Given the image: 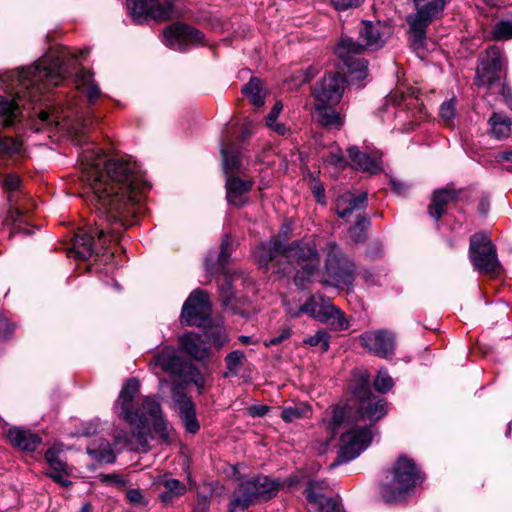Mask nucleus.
<instances>
[{
    "label": "nucleus",
    "instance_id": "f257e3e1",
    "mask_svg": "<svg viewBox=\"0 0 512 512\" xmlns=\"http://www.w3.org/2000/svg\"><path fill=\"white\" fill-rule=\"evenodd\" d=\"M81 179L93 194L100 218L114 228L97 227L96 234L103 247L117 242L123 229L131 226L136 206L146 187L136 162L126 156L106 159L100 150L87 148L81 153Z\"/></svg>",
    "mask_w": 512,
    "mask_h": 512
},
{
    "label": "nucleus",
    "instance_id": "f03ea898",
    "mask_svg": "<svg viewBox=\"0 0 512 512\" xmlns=\"http://www.w3.org/2000/svg\"><path fill=\"white\" fill-rule=\"evenodd\" d=\"M62 58L48 54L35 65L9 71L1 76L8 89L16 90L15 97L8 100L0 96V118L4 126H11L20 115V105L40 100L42 91L49 86H58L64 79Z\"/></svg>",
    "mask_w": 512,
    "mask_h": 512
},
{
    "label": "nucleus",
    "instance_id": "7ed1b4c3",
    "mask_svg": "<svg viewBox=\"0 0 512 512\" xmlns=\"http://www.w3.org/2000/svg\"><path fill=\"white\" fill-rule=\"evenodd\" d=\"M353 399L344 406H336L332 412L330 428L335 432L342 426H347L358 418L378 421L387 413L386 402L374 396L370 389L369 375L359 373L351 383Z\"/></svg>",
    "mask_w": 512,
    "mask_h": 512
},
{
    "label": "nucleus",
    "instance_id": "20e7f679",
    "mask_svg": "<svg viewBox=\"0 0 512 512\" xmlns=\"http://www.w3.org/2000/svg\"><path fill=\"white\" fill-rule=\"evenodd\" d=\"M359 35L364 44L357 43L351 38H342L336 47V54L347 68L352 80H363L367 77L368 63L359 56L365 48H381L391 35V27L380 21H362Z\"/></svg>",
    "mask_w": 512,
    "mask_h": 512
},
{
    "label": "nucleus",
    "instance_id": "39448f33",
    "mask_svg": "<svg viewBox=\"0 0 512 512\" xmlns=\"http://www.w3.org/2000/svg\"><path fill=\"white\" fill-rule=\"evenodd\" d=\"M254 256L259 265L266 270L279 257L286 259L289 263L299 265L302 271H297L294 279L298 286L304 285V279L311 276L320 263L319 254L314 244L297 241L286 246L279 236L269 243L259 245L255 250Z\"/></svg>",
    "mask_w": 512,
    "mask_h": 512
},
{
    "label": "nucleus",
    "instance_id": "423d86ee",
    "mask_svg": "<svg viewBox=\"0 0 512 512\" xmlns=\"http://www.w3.org/2000/svg\"><path fill=\"white\" fill-rule=\"evenodd\" d=\"M421 482L422 477L415 462L404 455L399 456L380 485L381 497L390 504L402 502Z\"/></svg>",
    "mask_w": 512,
    "mask_h": 512
},
{
    "label": "nucleus",
    "instance_id": "0eeeda50",
    "mask_svg": "<svg viewBox=\"0 0 512 512\" xmlns=\"http://www.w3.org/2000/svg\"><path fill=\"white\" fill-rule=\"evenodd\" d=\"M139 391L140 382L136 378H130L123 385L115 403L119 417L131 425L144 424L148 420L154 422L158 417H164L161 405L154 397H144L140 408L134 406Z\"/></svg>",
    "mask_w": 512,
    "mask_h": 512
},
{
    "label": "nucleus",
    "instance_id": "6e6552de",
    "mask_svg": "<svg viewBox=\"0 0 512 512\" xmlns=\"http://www.w3.org/2000/svg\"><path fill=\"white\" fill-rule=\"evenodd\" d=\"M415 12L407 16L412 48L419 53L426 39V29L443 16L451 0H411Z\"/></svg>",
    "mask_w": 512,
    "mask_h": 512
},
{
    "label": "nucleus",
    "instance_id": "1a4fd4ad",
    "mask_svg": "<svg viewBox=\"0 0 512 512\" xmlns=\"http://www.w3.org/2000/svg\"><path fill=\"white\" fill-rule=\"evenodd\" d=\"M175 3L176 0H126V9L135 24L163 23L174 17Z\"/></svg>",
    "mask_w": 512,
    "mask_h": 512
},
{
    "label": "nucleus",
    "instance_id": "9d476101",
    "mask_svg": "<svg viewBox=\"0 0 512 512\" xmlns=\"http://www.w3.org/2000/svg\"><path fill=\"white\" fill-rule=\"evenodd\" d=\"M324 249L327 254L325 283L336 287L351 285L354 281L355 264L344 256L336 242H328Z\"/></svg>",
    "mask_w": 512,
    "mask_h": 512
},
{
    "label": "nucleus",
    "instance_id": "9b49d317",
    "mask_svg": "<svg viewBox=\"0 0 512 512\" xmlns=\"http://www.w3.org/2000/svg\"><path fill=\"white\" fill-rule=\"evenodd\" d=\"M469 258L474 269L480 273L492 274L500 267L495 245L481 232L473 234L470 238Z\"/></svg>",
    "mask_w": 512,
    "mask_h": 512
},
{
    "label": "nucleus",
    "instance_id": "f8f14e48",
    "mask_svg": "<svg viewBox=\"0 0 512 512\" xmlns=\"http://www.w3.org/2000/svg\"><path fill=\"white\" fill-rule=\"evenodd\" d=\"M279 488V484L267 476L258 475L243 480L234 490L232 497L243 506L249 507L258 501H266L273 497Z\"/></svg>",
    "mask_w": 512,
    "mask_h": 512
},
{
    "label": "nucleus",
    "instance_id": "ddd939ff",
    "mask_svg": "<svg viewBox=\"0 0 512 512\" xmlns=\"http://www.w3.org/2000/svg\"><path fill=\"white\" fill-rule=\"evenodd\" d=\"M373 439L369 427H353L341 435L340 449L337 458L330 464L334 468L342 463L349 462L368 448Z\"/></svg>",
    "mask_w": 512,
    "mask_h": 512
},
{
    "label": "nucleus",
    "instance_id": "4468645a",
    "mask_svg": "<svg viewBox=\"0 0 512 512\" xmlns=\"http://www.w3.org/2000/svg\"><path fill=\"white\" fill-rule=\"evenodd\" d=\"M503 57L499 48L491 46L479 57L474 83L478 87L493 88L500 83L502 76Z\"/></svg>",
    "mask_w": 512,
    "mask_h": 512
},
{
    "label": "nucleus",
    "instance_id": "2eb2a0df",
    "mask_svg": "<svg viewBox=\"0 0 512 512\" xmlns=\"http://www.w3.org/2000/svg\"><path fill=\"white\" fill-rule=\"evenodd\" d=\"M211 306L208 294L202 290H194L185 301L181 321L187 326H202L210 317Z\"/></svg>",
    "mask_w": 512,
    "mask_h": 512
},
{
    "label": "nucleus",
    "instance_id": "dca6fc26",
    "mask_svg": "<svg viewBox=\"0 0 512 512\" xmlns=\"http://www.w3.org/2000/svg\"><path fill=\"white\" fill-rule=\"evenodd\" d=\"M360 345L375 356L389 358L394 355L395 335L387 329L368 330L359 336Z\"/></svg>",
    "mask_w": 512,
    "mask_h": 512
},
{
    "label": "nucleus",
    "instance_id": "f3484780",
    "mask_svg": "<svg viewBox=\"0 0 512 512\" xmlns=\"http://www.w3.org/2000/svg\"><path fill=\"white\" fill-rule=\"evenodd\" d=\"M163 43L175 50H184L188 44H196L203 39V33L187 24L176 22L167 26L162 33Z\"/></svg>",
    "mask_w": 512,
    "mask_h": 512
},
{
    "label": "nucleus",
    "instance_id": "a211bd4d",
    "mask_svg": "<svg viewBox=\"0 0 512 512\" xmlns=\"http://www.w3.org/2000/svg\"><path fill=\"white\" fill-rule=\"evenodd\" d=\"M173 408L188 433L196 434L200 430V424L196 416V408L192 399L185 394L181 387L176 385L172 389Z\"/></svg>",
    "mask_w": 512,
    "mask_h": 512
},
{
    "label": "nucleus",
    "instance_id": "6ab92c4d",
    "mask_svg": "<svg viewBox=\"0 0 512 512\" xmlns=\"http://www.w3.org/2000/svg\"><path fill=\"white\" fill-rule=\"evenodd\" d=\"M344 87V77L330 73L314 86L313 95L318 102L336 104L342 98Z\"/></svg>",
    "mask_w": 512,
    "mask_h": 512
},
{
    "label": "nucleus",
    "instance_id": "aec40b11",
    "mask_svg": "<svg viewBox=\"0 0 512 512\" xmlns=\"http://www.w3.org/2000/svg\"><path fill=\"white\" fill-rule=\"evenodd\" d=\"M150 366L155 374L158 373V370H161L177 377H182L186 368L176 349L171 346L158 350L150 361Z\"/></svg>",
    "mask_w": 512,
    "mask_h": 512
},
{
    "label": "nucleus",
    "instance_id": "412c9836",
    "mask_svg": "<svg viewBox=\"0 0 512 512\" xmlns=\"http://www.w3.org/2000/svg\"><path fill=\"white\" fill-rule=\"evenodd\" d=\"M367 205V193L355 195L350 192L336 199V213L342 219H348L354 212L363 210Z\"/></svg>",
    "mask_w": 512,
    "mask_h": 512
},
{
    "label": "nucleus",
    "instance_id": "4be33fe9",
    "mask_svg": "<svg viewBox=\"0 0 512 512\" xmlns=\"http://www.w3.org/2000/svg\"><path fill=\"white\" fill-rule=\"evenodd\" d=\"M7 437L13 446L22 451H35L41 444L38 434L19 427L10 428Z\"/></svg>",
    "mask_w": 512,
    "mask_h": 512
},
{
    "label": "nucleus",
    "instance_id": "5701e85b",
    "mask_svg": "<svg viewBox=\"0 0 512 512\" xmlns=\"http://www.w3.org/2000/svg\"><path fill=\"white\" fill-rule=\"evenodd\" d=\"M252 181L239 177H228L226 180L227 200L230 204L240 207L247 201V193L251 190Z\"/></svg>",
    "mask_w": 512,
    "mask_h": 512
},
{
    "label": "nucleus",
    "instance_id": "b1692460",
    "mask_svg": "<svg viewBox=\"0 0 512 512\" xmlns=\"http://www.w3.org/2000/svg\"><path fill=\"white\" fill-rule=\"evenodd\" d=\"M458 194L455 190L443 188L435 191L428 211L432 218L438 221L446 212L449 203L456 201Z\"/></svg>",
    "mask_w": 512,
    "mask_h": 512
},
{
    "label": "nucleus",
    "instance_id": "393cba45",
    "mask_svg": "<svg viewBox=\"0 0 512 512\" xmlns=\"http://www.w3.org/2000/svg\"><path fill=\"white\" fill-rule=\"evenodd\" d=\"M318 102L313 110V118L322 126L330 129H340L344 123L343 117L334 108Z\"/></svg>",
    "mask_w": 512,
    "mask_h": 512
},
{
    "label": "nucleus",
    "instance_id": "a878e982",
    "mask_svg": "<svg viewBox=\"0 0 512 512\" xmlns=\"http://www.w3.org/2000/svg\"><path fill=\"white\" fill-rule=\"evenodd\" d=\"M347 152L354 168L371 174L377 173L380 170L378 158L376 156L369 155L366 152H361L355 146L349 147Z\"/></svg>",
    "mask_w": 512,
    "mask_h": 512
},
{
    "label": "nucleus",
    "instance_id": "bb28decb",
    "mask_svg": "<svg viewBox=\"0 0 512 512\" xmlns=\"http://www.w3.org/2000/svg\"><path fill=\"white\" fill-rule=\"evenodd\" d=\"M179 342L182 350L197 360L205 359L209 354L206 344L196 334L188 333L182 335L179 338Z\"/></svg>",
    "mask_w": 512,
    "mask_h": 512
},
{
    "label": "nucleus",
    "instance_id": "cd10ccee",
    "mask_svg": "<svg viewBox=\"0 0 512 512\" xmlns=\"http://www.w3.org/2000/svg\"><path fill=\"white\" fill-rule=\"evenodd\" d=\"M489 135L496 140H503L510 136L512 130L511 120L503 113L494 112L488 120Z\"/></svg>",
    "mask_w": 512,
    "mask_h": 512
},
{
    "label": "nucleus",
    "instance_id": "c85d7f7f",
    "mask_svg": "<svg viewBox=\"0 0 512 512\" xmlns=\"http://www.w3.org/2000/svg\"><path fill=\"white\" fill-rule=\"evenodd\" d=\"M76 87L86 94L91 103L95 102L101 95L100 88L93 80L92 73L84 69L77 75Z\"/></svg>",
    "mask_w": 512,
    "mask_h": 512
},
{
    "label": "nucleus",
    "instance_id": "c756f323",
    "mask_svg": "<svg viewBox=\"0 0 512 512\" xmlns=\"http://www.w3.org/2000/svg\"><path fill=\"white\" fill-rule=\"evenodd\" d=\"M71 253L80 259H87L94 253V236L92 234H75Z\"/></svg>",
    "mask_w": 512,
    "mask_h": 512
},
{
    "label": "nucleus",
    "instance_id": "7c9ffc66",
    "mask_svg": "<svg viewBox=\"0 0 512 512\" xmlns=\"http://www.w3.org/2000/svg\"><path fill=\"white\" fill-rule=\"evenodd\" d=\"M87 453L97 462L114 463L116 455L113 452L110 443L106 440L94 442L87 447Z\"/></svg>",
    "mask_w": 512,
    "mask_h": 512
},
{
    "label": "nucleus",
    "instance_id": "2f4dec72",
    "mask_svg": "<svg viewBox=\"0 0 512 512\" xmlns=\"http://www.w3.org/2000/svg\"><path fill=\"white\" fill-rule=\"evenodd\" d=\"M161 484L165 491L159 494V499L164 504H170L175 498L184 495L187 491L186 485L177 479H164Z\"/></svg>",
    "mask_w": 512,
    "mask_h": 512
},
{
    "label": "nucleus",
    "instance_id": "473e14b6",
    "mask_svg": "<svg viewBox=\"0 0 512 512\" xmlns=\"http://www.w3.org/2000/svg\"><path fill=\"white\" fill-rule=\"evenodd\" d=\"M245 94L254 106L261 107L265 103L266 92L259 78L252 77L250 81L243 86Z\"/></svg>",
    "mask_w": 512,
    "mask_h": 512
},
{
    "label": "nucleus",
    "instance_id": "72a5a7b5",
    "mask_svg": "<svg viewBox=\"0 0 512 512\" xmlns=\"http://www.w3.org/2000/svg\"><path fill=\"white\" fill-rule=\"evenodd\" d=\"M153 430L159 439L166 444L175 440V430L164 417H158L152 422Z\"/></svg>",
    "mask_w": 512,
    "mask_h": 512
},
{
    "label": "nucleus",
    "instance_id": "f704fd0d",
    "mask_svg": "<svg viewBox=\"0 0 512 512\" xmlns=\"http://www.w3.org/2000/svg\"><path fill=\"white\" fill-rule=\"evenodd\" d=\"M309 413L310 407L306 403H299L283 407L280 416L285 422H293L307 417Z\"/></svg>",
    "mask_w": 512,
    "mask_h": 512
},
{
    "label": "nucleus",
    "instance_id": "c9c22d12",
    "mask_svg": "<svg viewBox=\"0 0 512 512\" xmlns=\"http://www.w3.org/2000/svg\"><path fill=\"white\" fill-rule=\"evenodd\" d=\"M46 475L63 488H69L72 485V482L68 479L70 470L64 461L61 462L59 468H56V466L50 467V471L46 472Z\"/></svg>",
    "mask_w": 512,
    "mask_h": 512
},
{
    "label": "nucleus",
    "instance_id": "e433bc0d",
    "mask_svg": "<svg viewBox=\"0 0 512 512\" xmlns=\"http://www.w3.org/2000/svg\"><path fill=\"white\" fill-rule=\"evenodd\" d=\"M223 166L226 173L238 171L241 167L239 153L232 147L221 149Z\"/></svg>",
    "mask_w": 512,
    "mask_h": 512
},
{
    "label": "nucleus",
    "instance_id": "4c0bfd02",
    "mask_svg": "<svg viewBox=\"0 0 512 512\" xmlns=\"http://www.w3.org/2000/svg\"><path fill=\"white\" fill-rule=\"evenodd\" d=\"M329 487L326 481H311L305 489V495L309 503L321 502V499L326 498L323 491Z\"/></svg>",
    "mask_w": 512,
    "mask_h": 512
},
{
    "label": "nucleus",
    "instance_id": "58836bf2",
    "mask_svg": "<svg viewBox=\"0 0 512 512\" xmlns=\"http://www.w3.org/2000/svg\"><path fill=\"white\" fill-rule=\"evenodd\" d=\"M369 220L362 215H358L354 226L349 229V236L354 243L363 242L366 238V228Z\"/></svg>",
    "mask_w": 512,
    "mask_h": 512
},
{
    "label": "nucleus",
    "instance_id": "ea45409f",
    "mask_svg": "<svg viewBox=\"0 0 512 512\" xmlns=\"http://www.w3.org/2000/svg\"><path fill=\"white\" fill-rule=\"evenodd\" d=\"M22 150V143L13 137L0 138V156H13Z\"/></svg>",
    "mask_w": 512,
    "mask_h": 512
},
{
    "label": "nucleus",
    "instance_id": "a19ab883",
    "mask_svg": "<svg viewBox=\"0 0 512 512\" xmlns=\"http://www.w3.org/2000/svg\"><path fill=\"white\" fill-rule=\"evenodd\" d=\"M492 38L495 40H508L512 38V21L497 22L492 29Z\"/></svg>",
    "mask_w": 512,
    "mask_h": 512
},
{
    "label": "nucleus",
    "instance_id": "79ce46f5",
    "mask_svg": "<svg viewBox=\"0 0 512 512\" xmlns=\"http://www.w3.org/2000/svg\"><path fill=\"white\" fill-rule=\"evenodd\" d=\"M325 324L329 325L336 331L345 330L349 327V321L346 319L344 313L336 306L334 307L333 312H331L329 322H326Z\"/></svg>",
    "mask_w": 512,
    "mask_h": 512
},
{
    "label": "nucleus",
    "instance_id": "37998d69",
    "mask_svg": "<svg viewBox=\"0 0 512 512\" xmlns=\"http://www.w3.org/2000/svg\"><path fill=\"white\" fill-rule=\"evenodd\" d=\"M329 334L324 330L317 331L313 336L304 339V344L310 346H320L322 352H326L329 349Z\"/></svg>",
    "mask_w": 512,
    "mask_h": 512
},
{
    "label": "nucleus",
    "instance_id": "c03bdc74",
    "mask_svg": "<svg viewBox=\"0 0 512 512\" xmlns=\"http://www.w3.org/2000/svg\"><path fill=\"white\" fill-rule=\"evenodd\" d=\"M321 305V300L318 301L314 296H311L309 300L300 306L299 310L294 312L292 310H288V313L292 317H297L301 313L309 314L311 317L315 318V315L317 313V310H319V307Z\"/></svg>",
    "mask_w": 512,
    "mask_h": 512
},
{
    "label": "nucleus",
    "instance_id": "a18cd8bd",
    "mask_svg": "<svg viewBox=\"0 0 512 512\" xmlns=\"http://www.w3.org/2000/svg\"><path fill=\"white\" fill-rule=\"evenodd\" d=\"M392 386L393 381L388 372L384 369H380L374 380L375 389L381 393H385L390 390Z\"/></svg>",
    "mask_w": 512,
    "mask_h": 512
},
{
    "label": "nucleus",
    "instance_id": "49530a36",
    "mask_svg": "<svg viewBox=\"0 0 512 512\" xmlns=\"http://www.w3.org/2000/svg\"><path fill=\"white\" fill-rule=\"evenodd\" d=\"M208 342L217 348H221L227 342V336L222 328L210 329L206 332Z\"/></svg>",
    "mask_w": 512,
    "mask_h": 512
},
{
    "label": "nucleus",
    "instance_id": "de8ad7c7",
    "mask_svg": "<svg viewBox=\"0 0 512 512\" xmlns=\"http://www.w3.org/2000/svg\"><path fill=\"white\" fill-rule=\"evenodd\" d=\"M132 440L135 439L142 451H148L149 444L153 439L152 434L145 428H139L136 433H132Z\"/></svg>",
    "mask_w": 512,
    "mask_h": 512
},
{
    "label": "nucleus",
    "instance_id": "09e8293b",
    "mask_svg": "<svg viewBox=\"0 0 512 512\" xmlns=\"http://www.w3.org/2000/svg\"><path fill=\"white\" fill-rule=\"evenodd\" d=\"M99 480L106 484L116 488H122L127 485V480L120 474L111 473V474H100Z\"/></svg>",
    "mask_w": 512,
    "mask_h": 512
},
{
    "label": "nucleus",
    "instance_id": "8fccbe9b",
    "mask_svg": "<svg viewBox=\"0 0 512 512\" xmlns=\"http://www.w3.org/2000/svg\"><path fill=\"white\" fill-rule=\"evenodd\" d=\"M334 307L335 306L329 300L321 299V305L319 310H317L314 319L321 323L329 322V318L331 317V312H333Z\"/></svg>",
    "mask_w": 512,
    "mask_h": 512
},
{
    "label": "nucleus",
    "instance_id": "3c124183",
    "mask_svg": "<svg viewBox=\"0 0 512 512\" xmlns=\"http://www.w3.org/2000/svg\"><path fill=\"white\" fill-rule=\"evenodd\" d=\"M243 358H244V354H243V352H241L239 350L229 353L226 356L227 368L230 371H237L241 366Z\"/></svg>",
    "mask_w": 512,
    "mask_h": 512
},
{
    "label": "nucleus",
    "instance_id": "603ef678",
    "mask_svg": "<svg viewBox=\"0 0 512 512\" xmlns=\"http://www.w3.org/2000/svg\"><path fill=\"white\" fill-rule=\"evenodd\" d=\"M312 504L317 506V512H340L339 504L332 498H324L321 502Z\"/></svg>",
    "mask_w": 512,
    "mask_h": 512
},
{
    "label": "nucleus",
    "instance_id": "864d4df0",
    "mask_svg": "<svg viewBox=\"0 0 512 512\" xmlns=\"http://www.w3.org/2000/svg\"><path fill=\"white\" fill-rule=\"evenodd\" d=\"M292 331L289 327L282 328L277 336L265 340L266 347L276 346L288 340L291 337Z\"/></svg>",
    "mask_w": 512,
    "mask_h": 512
},
{
    "label": "nucleus",
    "instance_id": "5fc2aeb1",
    "mask_svg": "<svg viewBox=\"0 0 512 512\" xmlns=\"http://www.w3.org/2000/svg\"><path fill=\"white\" fill-rule=\"evenodd\" d=\"M326 162L339 168H343L346 166L344 156L339 148L329 152V154L326 156Z\"/></svg>",
    "mask_w": 512,
    "mask_h": 512
},
{
    "label": "nucleus",
    "instance_id": "6e6d98bb",
    "mask_svg": "<svg viewBox=\"0 0 512 512\" xmlns=\"http://www.w3.org/2000/svg\"><path fill=\"white\" fill-rule=\"evenodd\" d=\"M440 116L446 122H449L450 120H452L454 118V116H455L454 100L446 101L441 105Z\"/></svg>",
    "mask_w": 512,
    "mask_h": 512
},
{
    "label": "nucleus",
    "instance_id": "4d7b16f0",
    "mask_svg": "<svg viewBox=\"0 0 512 512\" xmlns=\"http://www.w3.org/2000/svg\"><path fill=\"white\" fill-rule=\"evenodd\" d=\"M310 189L317 201L321 204L325 203V190L322 184L315 178L310 180Z\"/></svg>",
    "mask_w": 512,
    "mask_h": 512
},
{
    "label": "nucleus",
    "instance_id": "13d9d810",
    "mask_svg": "<svg viewBox=\"0 0 512 512\" xmlns=\"http://www.w3.org/2000/svg\"><path fill=\"white\" fill-rule=\"evenodd\" d=\"M21 180L15 174H7L3 181V187L6 191H15L19 188Z\"/></svg>",
    "mask_w": 512,
    "mask_h": 512
},
{
    "label": "nucleus",
    "instance_id": "bf43d9fd",
    "mask_svg": "<svg viewBox=\"0 0 512 512\" xmlns=\"http://www.w3.org/2000/svg\"><path fill=\"white\" fill-rule=\"evenodd\" d=\"M114 441L116 445H120L121 447H127L132 445V436L131 434L124 432L122 430H116L114 434Z\"/></svg>",
    "mask_w": 512,
    "mask_h": 512
},
{
    "label": "nucleus",
    "instance_id": "052dcab7",
    "mask_svg": "<svg viewBox=\"0 0 512 512\" xmlns=\"http://www.w3.org/2000/svg\"><path fill=\"white\" fill-rule=\"evenodd\" d=\"M126 497L131 504L146 505L147 502L144 500L142 492L139 489H129L126 493Z\"/></svg>",
    "mask_w": 512,
    "mask_h": 512
},
{
    "label": "nucleus",
    "instance_id": "680f3d73",
    "mask_svg": "<svg viewBox=\"0 0 512 512\" xmlns=\"http://www.w3.org/2000/svg\"><path fill=\"white\" fill-rule=\"evenodd\" d=\"M45 460L47 461L49 467L56 466V468L61 466V462H63L58 455V451L54 448H50L45 453Z\"/></svg>",
    "mask_w": 512,
    "mask_h": 512
},
{
    "label": "nucleus",
    "instance_id": "e2e57ef3",
    "mask_svg": "<svg viewBox=\"0 0 512 512\" xmlns=\"http://www.w3.org/2000/svg\"><path fill=\"white\" fill-rule=\"evenodd\" d=\"M364 0H331V3L338 10H344L359 6Z\"/></svg>",
    "mask_w": 512,
    "mask_h": 512
},
{
    "label": "nucleus",
    "instance_id": "0e129e2a",
    "mask_svg": "<svg viewBox=\"0 0 512 512\" xmlns=\"http://www.w3.org/2000/svg\"><path fill=\"white\" fill-rule=\"evenodd\" d=\"M282 104L281 102H276L275 105L273 106L272 110L270 111V113L268 114V116L266 117V125H273L275 124V122H277V118L278 116L280 115L281 111H282Z\"/></svg>",
    "mask_w": 512,
    "mask_h": 512
},
{
    "label": "nucleus",
    "instance_id": "69168bd1",
    "mask_svg": "<svg viewBox=\"0 0 512 512\" xmlns=\"http://www.w3.org/2000/svg\"><path fill=\"white\" fill-rule=\"evenodd\" d=\"M210 501L206 496H199L193 512H209Z\"/></svg>",
    "mask_w": 512,
    "mask_h": 512
},
{
    "label": "nucleus",
    "instance_id": "338daca9",
    "mask_svg": "<svg viewBox=\"0 0 512 512\" xmlns=\"http://www.w3.org/2000/svg\"><path fill=\"white\" fill-rule=\"evenodd\" d=\"M233 296L232 288L230 283H227L226 286H222L220 289V297L223 305H228L231 302Z\"/></svg>",
    "mask_w": 512,
    "mask_h": 512
},
{
    "label": "nucleus",
    "instance_id": "774afa93",
    "mask_svg": "<svg viewBox=\"0 0 512 512\" xmlns=\"http://www.w3.org/2000/svg\"><path fill=\"white\" fill-rule=\"evenodd\" d=\"M38 117H39V120L47 125H50V124H55V125H58L59 124V121H58V117L57 116H54V115H51L49 112L45 111V110H41L38 114Z\"/></svg>",
    "mask_w": 512,
    "mask_h": 512
}]
</instances>
